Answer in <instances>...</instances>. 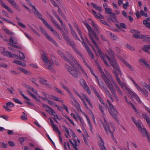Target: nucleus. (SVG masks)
Segmentation results:
<instances>
[{
    "instance_id": "f257e3e1",
    "label": "nucleus",
    "mask_w": 150,
    "mask_h": 150,
    "mask_svg": "<svg viewBox=\"0 0 150 150\" xmlns=\"http://www.w3.org/2000/svg\"><path fill=\"white\" fill-rule=\"evenodd\" d=\"M108 59L110 62L111 66L114 69H117L119 72L121 74V72L120 68L118 65L116 60L115 59L114 57V54L113 52L110 50L109 53V56L105 54V56Z\"/></svg>"
},
{
    "instance_id": "f03ea898",
    "label": "nucleus",
    "mask_w": 150,
    "mask_h": 150,
    "mask_svg": "<svg viewBox=\"0 0 150 150\" xmlns=\"http://www.w3.org/2000/svg\"><path fill=\"white\" fill-rule=\"evenodd\" d=\"M112 10L111 8H105V12L107 14H110V16H107V20L109 22L112 21V22H118V21L116 19V16L115 14L112 12Z\"/></svg>"
},
{
    "instance_id": "7ed1b4c3",
    "label": "nucleus",
    "mask_w": 150,
    "mask_h": 150,
    "mask_svg": "<svg viewBox=\"0 0 150 150\" xmlns=\"http://www.w3.org/2000/svg\"><path fill=\"white\" fill-rule=\"evenodd\" d=\"M98 69L99 71L101 74V76L102 78L104 81V82L105 83L106 85L107 86L110 84L111 85V83H112L110 82V81L109 80V79L108 78V76L105 73H105L102 70L101 67L98 64ZM104 70H105V69ZM104 71H105V70Z\"/></svg>"
},
{
    "instance_id": "20e7f679",
    "label": "nucleus",
    "mask_w": 150,
    "mask_h": 150,
    "mask_svg": "<svg viewBox=\"0 0 150 150\" xmlns=\"http://www.w3.org/2000/svg\"><path fill=\"white\" fill-rule=\"evenodd\" d=\"M40 19L42 21L45 25L50 31H51L53 34L56 35L59 39H61L59 34L50 26L45 19L43 18L42 17Z\"/></svg>"
},
{
    "instance_id": "39448f33",
    "label": "nucleus",
    "mask_w": 150,
    "mask_h": 150,
    "mask_svg": "<svg viewBox=\"0 0 150 150\" xmlns=\"http://www.w3.org/2000/svg\"><path fill=\"white\" fill-rule=\"evenodd\" d=\"M103 119L104 123L103 124V126L105 129V130L108 134H110L112 137H114L113 132L112 129L110 128L109 125L108 124L107 122L104 117H103Z\"/></svg>"
},
{
    "instance_id": "423d86ee",
    "label": "nucleus",
    "mask_w": 150,
    "mask_h": 150,
    "mask_svg": "<svg viewBox=\"0 0 150 150\" xmlns=\"http://www.w3.org/2000/svg\"><path fill=\"white\" fill-rule=\"evenodd\" d=\"M65 66L67 69L68 72L74 78H77L78 77L77 71L74 68L65 64Z\"/></svg>"
},
{
    "instance_id": "0eeeda50",
    "label": "nucleus",
    "mask_w": 150,
    "mask_h": 150,
    "mask_svg": "<svg viewBox=\"0 0 150 150\" xmlns=\"http://www.w3.org/2000/svg\"><path fill=\"white\" fill-rule=\"evenodd\" d=\"M26 1L30 7H33V8L32 9V11L35 15L39 19L41 18L42 17V15L38 12L37 10L35 8V6H33L30 3V1L29 0H27Z\"/></svg>"
},
{
    "instance_id": "6e6552de",
    "label": "nucleus",
    "mask_w": 150,
    "mask_h": 150,
    "mask_svg": "<svg viewBox=\"0 0 150 150\" xmlns=\"http://www.w3.org/2000/svg\"><path fill=\"white\" fill-rule=\"evenodd\" d=\"M125 90L127 91L130 95L131 99H134L136 100L139 103H140V98L136 93L131 91L128 88L126 89Z\"/></svg>"
},
{
    "instance_id": "1a4fd4ad",
    "label": "nucleus",
    "mask_w": 150,
    "mask_h": 150,
    "mask_svg": "<svg viewBox=\"0 0 150 150\" xmlns=\"http://www.w3.org/2000/svg\"><path fill=\"white\" fill-rule=\"evenodd\" d=\"M111 91L112 94L113 96L115 99L117 101H119V99L118 97L117 96L115 90L114 88L113 85L111 83V85H109L107 86Z\"/></svg>"
},
{
    "instance_id": "9d476101",
    "label": "nucleus",
    "mask_w": 150,
    "mask_h": 150,
    "mask_svg": "<svg viewBox=\"0 0 150 150\" xmlns=\"http://www.w3.org/2000/svg\"><path fill=\"white\" fill-rule=\"evenodd\" d=\"M105 71L106 74L107 75L109 80L110 81V82H112L113 85L115 87L116 89L118 88L119 87L117 86V83L115 81L113 78H112L111 75L105 69Z\"/></svg>"
},
{
    "instance_id": "9b49d317",
    "label": "nucleus",
    "mask_w": 150,
    "mask_h": 150,
    "mask_svg": "<svg viewBox=\"0 0 150 150\" xmlns=\"http://www.w3.org/2000/svg\"><path fill=\"white\" fill-rule=\"evenodd\" d=\"M88 30V35L89 37H90V38L92 42L94 45H96V47H98V45L97 44L95 41L93 40V37L91 35V33L93 34L94 36L96 35V33L95 32V31L92 29V28L91 29H89Z\"/></svg>"
},
{
    "instance_id": "f8f14e48",
    "label": "nucleus",
    "mask_w": 150,
    "mask_h": 150,
    "mask_svg": "<svg viewBox=\"0 0 150 150\" xmlns=\"http://www.w3.org/2000/svg\"><path fill=\"white\" fill-rule=\"evenodd\" d=\"M141 134L143 136L147 138L148 141L150 143V134L144 127L142 128L141 127Z\"/></svg>"
},
{
    "instance_id": "ddd939ff",
    "label": "nucleus",
    "mask_w": 150,
    "mask_h": 150,
    "mask_svg": "<svg viewBox=\"0 0 150 150\" xmlns=\"http://www.w3.org/2000/svg\"><path fill=\"white\" fill-rule=\"evenodd\" d=\"M110 107V110L109 111L110 113L113 118L115 119H116V116L117 113V110L113 105H111Z\"/></svg>"
},
{
    "instance_id": "4468645a",
    "label": "nucleus",
    "mask_w": 150,
    "mask_h": 150,
    "mask_svg": "<svg viewBox=\"0 0 150 150\" xmlns=\"http://www.w3.org/2000/svg\"><path fill=\"white\" fill-rule=\"evenodd\" d=\"M6 106L3 105V107L4 109L6 111H11L12 110L8 108V107L11 108L13 107L14 106V104L11 102H9L6 103Z\"/></svg>"
},
{
    "instance_id": "2eb2a0df",
    "label": "nucleus",
    "mask_w": 150,
    "mask_h": 150,
    "mask_svg": "<svg viewBox=\"0 0 150 150\" xmlns=\"http://www.w3.org/2000/svg\"><path fill=\"white\" fill-rule=\"evenodd\" d=\"M45 63H47L48 62V59L47 58H46V59H45L44 61H43ZM49 65L48 64H46L45 65V67L47 69L51 70V71H54L53 68L52 67V66L53 64V62H52L50 61L49 62Z\"/></svg>"
},
{
    "instance_id": "dca6fc26",
    "label": "nucleus",
    "mask_w": 150,
    "mask_h": 150,
    "mask_svg": "<svg viewBox=\"0 0 150 150\" xmlns=\"http://www.w3.org/2000/svg\"><path fill=\"white\" fill-rule=\"evenodd\" d=\"M71 97V98L73 100L74 102L75 103V104H74V105L75 107H76V108L77 109V110L79 112L80 111L83 114H85V113L84 112H82L81 110V109L80 108V106L78 102L76 101V99L73 96V95L70 96Z\"/></svg>"
},
{
    "instance_id": "f3484780",
    "label": "nucleus",
    "mask_w": 150,
    "mask_h": 150,
    "mask_svg": "<svg viewBox=\"0 0 150 150\" xmlns=\"http://www.w3.org/2000/svg\"><path fill=\"white\" fill-rule=\"evenodd\" d=\"M91 88L92 89L93 91L94 94L98 98V99H99V100L100 102L102 104H104V103H103V100L101 99V98L100 97V96L99 95L98 92L96 90V88H94V87H93V86L91 87Z\"/></svg>"
},
{
    "instance_id": "a211bd4d",
    "label": "nucleus",
    "mask_w": 150,
    "mask_h": 150,
    "mask_svg": "<svg viewBox=\"0 0 150 150\" xmlns=\"http://www.w3.org/2000/svg\"><path fill=\"white\" fill-rule=\"evenodd\" d=\"M116 78V80L120 86L122 87L123 90H125L126 89L128 88V87L125 85V84L123 83L121 81L120 78L118 76H117Z\"/></svg>"
},
{
    "instance_id": "6ab92c4d",
    "label": "nucleus",
    "mask_w": 150,
    "mask_h": 150,
    "mask_svg": "<svg viewBox=\"0 0 150 150\" xmlns=\"http://www.w3.org/2000/svg\"><path fill=\"white\" fill-rule=\"evenodd\" d=\"M90 20L91 21V23L92 26H93V28L94 29V30L96 31L97 33L98 34H100V31L97 25L91 19H90Z\"/></svg>"
},
{
    "instance_id": "aec40b11",
    "label": "nucleus",
    "mask_w": 150,
    "mask_h": 150,
    "mask_svg": "<svg viewBox=\"0 0 150 150\" xmlns=\"http://www.w3.org/2000/svg\"><path fill=\"white\" fill-rule=\"evenodd\" d=\"M132 119L137 128L139 130H141V123L140 120H136L133 117H132Z\"/></svg>"
},
{
    "instance_id": "412c9836",
    "label": "nucleus",
    "mask_w": 150,
    "mask_h": 150,
    "mask_svg": "<svg viewBox=\"0 0 150 150\" xmlns=\"http://www.w3.org/2000/svg\"><path fill=\"white\" fill-rule=\"evenodd\" d=\"M3 50V51L1 52V53L4 55L7 56L9 58H12V53L10 52L6 51L4 48H2Z\"/></svg>"
},
{
    "instance_id": "4be33fe9",
    "label": "nucleus",
    "mask_w": 150,
    "mask_h": 150,
    "mask_svg": "<svg viewBox=\"0 0 150 150\" xmlns=\"http://www.w3.org/2000/svg\"><path fill=\"white\" fill-rule=\"evenodd\" d=\"M44 35L45 36V37L48 40L51 41V42L54 44L55 45L57 46V42L52 38L50 36V35L47 33V32Z\"/></svg>"
},
{
    "instance_id": "5701e85b",
    "label": "nucleus",
    "mask_w": 150,
    "mask_h": 150,
    "mask_svg": "<svg viewBox=\"0 0 150 150\" xmlns=\"http://www.w3.org/2000/svg\"><path fill=\"white\" fill-rule=\"evenodd\" d=\"M0 4L1 6L6 9L9 13H13V12L11 9L8 7L1 0H0Z\"/></svg>"
},
{
    "instance_id": "b1692460",
    "label": "nucleus",
    "mask_w": 150,
    "mask_h": 150,
    "mask_svg": "<svg viewBox=\"0 0 150 150\" xmlns=\"http://www.w3.org/2000/svg\"><path fill=\"white\" fill-rule=\"evenodd\" d=\"M83 86H82L83 87L84 89L89 94H90L91 93V91L90 90L89 87L87 86L85 81L83 80Z\"/></svg>"
},
{
    "instance_id": "393cba45",
    "label": "nucleus",
    "mask_w": 150,
    "mask_h": 150,
    "mask_svg": "<svg viewBox=\"0 0 150 150\" xmlns=\"http://www.w3.org/2000/svg\"><path fill=\"white\" fill-rule=\"evenodd\" d=\"M60 56L65 61L69 63L72 66L74 65V64L73 62L71 61L68 58H67L66 57V55L63 53H61V54Z\"/></svg>"
},
{
    "instance_id": "a878e982",
    "label": "nucleus",
    "mask_w": 150,
    "mask_h": 150,
    "mask_svg": "<svg viewBox=\"0 0 150 150\" xmlns=\"http://www.w3.org/2000/svg\"><path fill=\"white\" fill-rule=\"evenodd\" d=\"M141 39L144 41L150 42V36L148 35H141Z\"/></svg>"
},
{
    "instance_id": "bb28decb",
    "label": "nucleus",
    "mask_w": 150,
    "mask_h": 150,
    "mask_svg": "<svg viewBox=\"0 0 150 150\" xmlns=\"http://www.w3.org/2000/svg\"><path fill=\"white\" fill-rule=\"evenodd\" d=\"M66 42L67 44L71 46L72 48H74V47L76 46L74 41L71 40L70 38L67 40Z\"/></svg>"
},
{
    "instance_id": "cd10ccee",
    "label": "nucleus",
    "mask_w": 150,
    "mask_h": 150,
    "mask_svg": "<svg viewBox=\"0 0 150 150\" xmlns=\"http://www.w3.org/2000/svg\"><path fill=\"white\" fill-rule=\"evenodd\" d=\"M98 137L100 139V142H99L98 143L99 147H100L101 150H103V149H105V148L104 146V141L102 139L100 136H98Z\"/></svg>"
},
{
    "instance_id": "c85d7f7f",
    "label": "nucleus",
    "mask_w": 150,
    "mask_h": 150,
    "mask_svg": "<svg viewBox=\"0 0 150 150\" xmlns=\"http://www.w3.org/2000/svg\"><path fill=\"white\" fill-rule=\"evenodd\" d=\"M92 13L93 15L97 18H102L103 19L104 18V16L101 14L99 13H97L96 12L93 10H91Z\"/></svg>"
},
{
    "instance_id": "c756f323",
    "label": "nucleus",
    "mask_w": 150,
    "mask_h": 150,
    "mask_svg": "<svg viewBox=\"0 0 150 150\" xmlns=\"http://www.w3.org/2000/svg\"><path fill=\"white\" fill-rule=\"evenodd\" d=\"M74 63L76 64V65H78V67L79 68V70H81L86 76L87 77V73H86L85 70L83 69L81 66L78 63V62L76 61V62H75Z\"/></svg>"
},
{
    "instance_id": "7c9ffc66",
    "label": "nucleus",
    "mask_w": 150,
    "mask_h": 150,
    "mask_svg": "<svg viewBox=\"0 0 150 150\" xmlns=\"http://www.w3.org/2000/svg\"><path fill=\"white\" fill-rule=\"evenodd\" d=\"M60 86L68 92L70 96H72L73 95L71 92L68 88L66 86H65L64 84L62 83H61Z\"/></svg>"
},
{
    "instance_id": "2f4dec72",
    "label": "nucleus",
    "mask_w": 150,
    "mask_h": 150,
    "mask_svg": "<svg viewBox=\"0 0 150 150\" xmlns=\"http://www.w3.org/2000/svg\"><path fill=\"white\" fill-rule=\"evenodd\" d=\"M46 111L48 112L51 115H54V114L55 113L54 111L50 107L48 109H45Z\"/></svg>"
},
{
    "instance_id": "473e14b6",
    "label": "nucleus",
    "mask_w": 150,
    "mask_h": 150,
    "mask_svg": "<svg viewBox=\"0 0 150 150\" xmlns=\"http://www.w3.org/2000/svg\"><path fill=\"white\" fill-rule=\"evenodd\" d=\"M12 6L16 9L18 11H21V9L19 8L18 5L16 4L15 2L14 1L13 2L10 4Z\"/></svg>"
},
{
    "instance_id": "72a5a7b5",
    "label": "nucleus",
    "mask_w": 150,
    "mask_h": 150,
    "mask_svg": "<svg viewBox=\"0 0 150 150\" xmlns=\"http://www.w3.org/2000/svg\"><path fill=\"white\" fill-rule=\"evenodd\" d=\"M73 141L74 142H72L70 139H69V142L73 146L74 149L75 150H78V149L76 147V146H77L76 141L75 140H73Z\"/></svg>"
},
{
    "instance_id": "f704fd0d",
    "label": "nucleus",
    "mask_w": 150,
    "mask_h": 150,
    "mask_svg": "<svg viewBox=\"0 0 150 150\" xmlns=\"http://www.w3.org/2000/svg\"><path fill=\"white\" fill-rule=\"evenodd\" d=\"M83 96L84 98L86 100L88 103L90 105L91 108H93L92 105L91 103L89 100L88 98L86 95L84 94H83Z\"/></svg>"
},
{
    "instance_id": "c9c22d12",
    "label": "nucleus",
    "mask_w": 150,
    "mask_h": 150,
    "mask_svg": "<svg viewBox=\"0 0 150 150\" xmlns=\"http://www.w3.org/2000/svg\"><path fill=\"white\" fill-rule=\"evenodd\" d=\"M142 48L145 52H148L150 50V45H144Z\"/></svg>"
},
{
    "instance_id": "e433bc0d",
    "label": "nucleus",
    "mask_w": 150,
    "mask_h": 150,
    "mask_svg": "<svg viewBox=\"0 0 150 150\" xmlns=\"http://www.w3.org/2000/svg\"><path fill=\"white\" fill-rule=\"evenodd\" d=\"M66 53L70 58L74 62H76V60L75 59L74 57L71 55V54L68 51H66Z\"/></svg>"
},
{
    "instance_id": "4c0bfd02",
    "label": "nucleus",
    "mask_w": 150,
    "mask_h": 150,
    "mask_svg": "<svg viewBox=\"0 0 150 150\" xmlns=\"http://www.w3.org/2000/svg\"><path fill=\"white\" fill-rule=\"evenodd\" d=\"M71 32L73 36L74 37L75 39L80 41L79 38L77 36L75 31L74 30H71Z\"/></svg>"
},
{
    "instance_id": "58836bf2",
    "label": "nucleus",
    "mask_w": 150,
    "mask_h": 150,
    "mask_svg": "<svg viewBox=\"0 0 150 150\" xmlns=\"http://www.w3.org/2000/svg\"><path fill=\"white\" fill-rule=\"evenodd\" d=\"M18 90L19 93L24 99L28 100H30V99H29L28 98H27V97H26L24 95V94L22 92V91L21 90V89H20L19 88H18Z\"/></svg>"
},
{
    "instance_id": "ea45409f",
    "label": "nucleus",
    "mask_w": 150,
    "mask_h": 150,
    "mask_svg": "<svg viewBox=\"0 0 150 150\" xmlns=\"http://www.w3.org/2000/svg\"><path fill=\"white\" fill-rule=\"evenodd\" d=\"M110 38L113 40H116L117 39V35L111 32H109Z\"/></svg>"
},
{
    "instance_id": "a19ab883",
    "label": "nucleus",
    "mask_w": 150,
    "mask_h": 150,
    "mask_svg": "<svg viewBox=\"0 0 150 150\" xmlns=\"http://www.w3.org/2000/svg\"><path fill=\"white\" fill-rule=\"evenodd\" d=\"M19 52V56H18V59L23 60L25 58V57L24 54L19 51H18Z\"/></svg>"
},
{
    "instance_id": "79ce46f5",
    "label": "nucleus",
    "mask_w": 150,
    "mask_h": 150,
    "mask_svg": "<svg viewBox=\"0 0 150 150\" xmlns=\"http://www.w3.org/2000/svg\"><path fill=\"white\" fill-rule=\"evenodd\" d=\"M98 85L100 88L101 89H104L107 87L103 82L102 80L100 81V83H99Z\"/></svg>"
},
{
    "instance_id": "37998d69",
    "label": "nucleus",
    "mask_w": 150,
    "mask_h": 150,
    "mask_svg": "<svg viewBox=\"0 0 150 150\" xmlns=\"http://www.w3.org/2000/svg\"><path fill=\"white\" fill-rule=\"evenodd\" d=\"M114 69V70L113 71V73L115 74V77H116L117 76H118L119 74L122 75V74H120L117 69Z\"/></svg>"
},
{
    "instance_id": "c03bdc74",
    "label": "nucleus",
    "mask_w": 150,
    "mask_h": 150,
    "mask_svg": "<svg viewBox=\"0 0 150 150\" xmlns=\"http://www.w3.org/2000/svg\"><path fill=\"white\" fill-rule=\"evenodd\" d=\"M143 24L148 28L150 29V23H149L147 21L144 20L143 22Z\"/></svg>"
},
{
    "instance_id": "a18cd8bd",
    "label": "nucleus",
    "mask_w": 150,
    "mask_h": 150,
    "mask_svg": "<svg viewBox=\"0 0 150 150\" xmlns=\"http://www.w3.org/2000/svg\"><path fill=\"white\" fill-rule=\"evenodd\" d=\"M141 62H143L145 65V67L150 70V65L147 63L145 60L143 59H141Z\"/></svg>"
},
{
    "instance_id": "49530a36",
    "label": "nucleus",
    "mask_w": 150,
    "mask_h": 150,
    "mask_svg": "<svg viewBox=\"0 0 150 150\" xmlns=\"http://www.w3.org/2000/svg\"><path fill=\"white\" fill-rule=\"evenodd\" d=\"M47 81L44 79L41 78L40 81V83L44 85H47Z\"/></svg>"
},
{
    "instance_id": "de8ad7c7",
    "label": "nucleus",
    "mask_w": 150,
    "mask_h": 150,
    "mask_svg": "<svg viewBox=\"0 0 150 150\" xmlns=\"http://www.w3.org/2000/svg\"><path fill=\"white\" fill-rule=\"evenodd\" d=\"M47 103L50 105L51 106H53L54 107L56 105V104L55 102L53 101H51L49 99V100H48Z\"/></svg>"
},
{
    "instance_id": "09e8293b",
    "label": "nucleus",
    "mask_w": 150,
    "mask_h": 150,
    "mask_svg": "<svg viewBox=\"0 0 150 150\" xmlns=\"http://www.w3.org/2000/svg\"><path fill=\"white\" fill-rule=\"evenodd\" d=\"M83 23L86 27L87 28V29L88 30H89V29H91V28L90 26L88 24L87 22L86 21H84L83 22Z\"/></svg>"
},
{
    "instance_id": "8fccbe9b",
    "label": "nucleus",
    "mask_w": 150,
    "mask_h": 150,
    "mask_svg": "<svg viewBox=\"0 0 150 150\" xmlns=\"http://www.w3.org/2000/svg\"><path fill=\"white\" fill-rule=\"evenodd\" d=\"M54 88L55 91L59 93L62 95H64V93L63 92L61 91V90H60L59 89L55 87H54Z\"/></svg>"
},
{
    "instance_id": "3c124183",
    "label": "nucleus",
    "mask_w": 150,
    "mask_h": 150,
    "mask_svg": "<svg viewBox=\"0 0 150 150\" xmlns=\"http://www.w3.org/2000/svg\"><path fill=\"white\" fill-rule=\"evenodd\" d=\"M104 90L105 93L109 97L112 96L107 87Z\"/></svg>"
},
{
    "instance_id": "603ef678",
    "label": "nucleus",
    "mask_w": 150,
    "mask_h": 150,
    "mask_svg": "<svg viewBox=\"0 0 150 150\" xmlns=\"http://www.w3.org/2000/svg\"><path fill=\"white\" fill-rule=\"evenodd\" d=\"M126 47L129 49V50H132V51H134L135 50L134 48L131 45H129L128 44H127L126 45Z\"/></svg>"
},
{
    "instance_id": "864d4df0",
    "label": "nucleus",
    "mask_w": 150,
    "mask_h": 150,
    "mask_svg": "<svg viewBox=\"0 0 150 150\" xmlns=\"http://www.w3.org/2000/svg\"><path fill=\"white\" fill-rule=\"evenodd\" d=\"M29 27L30 28L31 30L35 34H36L39 37L40 36V34L37 32L33 28L30 26H29Z\"/></svg>"
},
{
    "instance_id": "5fc2aeb1",
    "label": "nucleus",
    "mask_w": 150,
    "mask_h": 150,
    "mask_svg": "<svg viewBox=\"0 0 150 150\" xmlns=\"http://www.w3.org/2000/svg\"><path fill=\"white\" fill-rule=\"evenodd\" d=\"M82 101L83 102V103L84 105L85 106V107L87 108V109L88 110L89 113H90V112H92L91 110L87 106V104L86 102L84 100H82Z\"/></svg>"
},
{
    "instance_id": "6e6d98bb",
    "label": "nucleus",
    "mask_w": 150,
    "mask_h": 150,
    "mask_svg": "<svg viewBox=\"0 0 150 150\" xmlns=\"http://www.w3.org/2000/svg\"><path fill=\"white\" fill-rule=\"evenodd\" d=\"M126 25L125 24L123 23H121L120 24V25H117V27L118 28L121 27L122 28H126Z\"/></svg>"
},
{
    "instance_id": "4d7b16f0",
    "label": "nucleus",
    "mask_w": 150,
    "mask_h": 150,
    "mask_svg": "<svg viewBox=\"0 0 150 150\" xmlns=\"http://www.w3.org/2000/svg\"><path fill=\"white\" fill-rule=\"evenodd\" d=\"M149 82L150 83V80H149ZM142 85L144 86L150 92V86L147 84H146V83H142Z\"/></svg>"
},
{
    "instance_id": "13d9d810",
    "label": "nucleus",
    "mask_w": 150,
    "mask_h": 150,
    "mask_svg": "<svg viewBox=\"0 0 150 150\" xmlns=\"http://www.w3.org/2000/svg\"><path fill=\"white\" fill-rule=\"evenodd\" d=\"M39 28L41 32L43 33V35H44L46 33H47V32L46 31V30L41 26H39Z\"/></svg>"
},
{
    "instance_id": "bf43d9fd",
    "label": "nucleus",
    "mask_w": 150,
    "mask_h": 150,
    "mask_svg": "<svg viewBox=\"0 0 150 150\" xmlns=\"http://www.w3.org/2000/svg\"><path fill=\"white\" fill-rule=\"evenodd\" d=\"M23 115H21V117L23 120H26L27 119V115L24 112H23Z\"/></svg>"
},
{
    "instance_id": "052dcab7",
    "label": "nucleus",
    "mask_w": 150,
    "mask_h": 150,
    "mask_svg": "<svg viewBox=\"0 0 150 150\" xmlns=\"http://www.w3.org/2000/svg\"><path fill=\"white\" fill-rule=\"evenodd\" d=\"M13 100L15 102L17 103H18L20 104H22V103L18 100V99L13 98Z\"/></svg>"
},
{
    "instance_id": "680f3d73",
    "label": "nucleus",
    "mask_w": 150,
    "mask_h": 150,
    "mask_svg": "<svg viewBox=\"0 0 150 150\" xmlns=\"http://www.w3.org/2000/svg\"><path fill=\"white\" fill-rule=\"evenodd\" d=\"M132 82L135 86L137 89L139 91H140L141 90L140 87L134 81H132Z\"/></svg>"
},
{
    "instance_id": "e2e57ef3",
    "label": "nucleus",
    "mask_w": 150,
    "mask_h": 150,
    "mask_svg": "<svg viewBox=\"0 0 150 150\" xmlns=\"http://www.w3.org/2000/svg\"><path fill=\"white\" fill-rule=\"evenodd\" d=\"M62 127L64 129V130H65V132H66V133H67V134L70 137V135L69 134V130H68V129L67 128H66L65 126H63V125L62 126Z\"/></svg>"
},
{
    "instance_id": "0e129e2a",
    "label": "nucleus",
    "mask_w": 150,
    "mask_h": 150,
    "mask_svg": "<svg viewBox=\"0 0 150 150\" xmlns=\"http://www.w3.org/2000/svg\"><path fill=\"white\" fill-rule=\"evenodd\" d=\"M99 109L100 111L101 112V113L103 114H104V111L103 109V107L100 105H99Z\"/></svg>"
},
{
    "instance_id": "69168bd1",
    "label": "nucleus",
    "mask_w": 150,
    "mask_h": 150,
    "mask_svg": "<svg viewBox=\"0 0 150 150\" xmlns=\"http://www.w3.org/2000/svg\"><path fill=\"white\" fill-rule=\"evenodd\" d=\"M52 99L55 101H59V102H62L61 101V100H59L60 98H59L54 96H53Z\"/></svg>"
},
{
    "instance_id": "338daca9",
    "label": "nucleus",
    "mask_w": 150,
    "mask_h": 150,
    "mask_svg": "<svg viewBox=\"0 0 150 150\" xmlns=\"http://www.w3.org/2000/svg\"><path fill=\"white\" fill-rule=\"evenodd\" d=\"M26 139V138L20 137L19 138V141L21 144L24 142L25 140Z\"/></svg>"
},
{
    "instance_id": "774afa93",
    "label": "nucleus",
    "mask_w": 150,
    "mask_h": 150,
    "mask_svg": "<svg viewBox=\"0 0 150 150\" xmlns=\"http://www.w3.org/2000/svg\"><path fill=\"white\" fill-rule=\"evenodd\" d=\"M47 57H46V54L44 53L42 55V59L43 61H44L45 59H46Z\"/></svg>"
}]
</instances>
